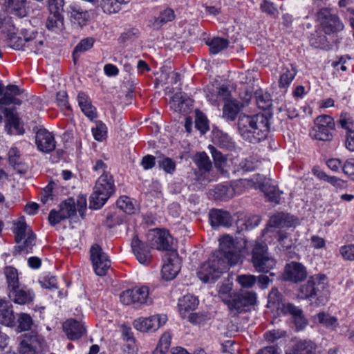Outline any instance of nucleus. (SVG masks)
I'll return each instance as SVG.
<instances>
[{
    "mask_svg": "<svg viewBox=\"0 0 354 354\" xmlns=\"http://www.w3.org/2000/svg\"><path fill=\"white\" fill-rule=\"evenodd\" d=\"M122 333L124 339L129 342L127 345L128 353L134 354L135 353V339L133 336L131 328L125 326L122 328Z\"/></svg>",
    "mask_w": 354,
    "mask_h": 354,
    "instance_id": "09e8293b",
    "label": "nucleus"
},
{
    "mask_svg": "<svg viewBox=\"0 0 354 354\" xmlns=\"http://www.w3.org/2000/svg\"><path fill=\"white\" fill-rule=\"evenodd\" d=\"M317 19L326 34H333L344 28V25L338 17L328 8L321 9L317 13Z\"/></svg>",
    "mask_w": 354,
    "mask_h": 354,
    "instance_id": "9d476101",
    "label": "nucleus"
},
{
    "mask_svg": "<svg viewBox=\"0 0 354 354\" xmlns=\"http://www.w3.org/2000/svg\"><path fill=\"white\" fill-rule=\"evenodd\" d=\"M205 43L209 47V50L212 54L220 53L229 45V41L222 37H214L207 40Z\"/></svg>",
    "mask_w": 354,
    "mask_h": 354,
    "instance_id": "473e14b6",
    "label": "nucleus"
},
{
    "mask_svg": "<svg viewBox=\"0 0 354 354\" xmlns=\"http://www.w3.org/2000/svg\"><path fill=\"white\" fill-rule=\"evenodd\" d=\"M234 195V189L228 186L219 185L214 189V196L218 200H227Z\"/></svg>",
    "mask_w": 354,
    "mask_h": 354,
    "instance_id": "ea45409f",
    "label": "nucleus"
},
{
    "mask_svg": "<svg viewBox=\"0 0 354 354\" xmlns=\"http://www.w3.org/2000/svg\"><path fill=\"white\" fill-rule=\"evenodd\" d=\"M147 241L151 248L161 251H171L174 239L167 230L153 229L147 234Z\"/></svg>",
    "mask_w": 354,
    "mask_h": 354,
    "instance_id": "0eeeda50",
    "label": "nucleus"
},
{
    "mask_svg": "<svg viewBox=\"0 0 354 354\" xmlns=\"http://www.w3.org/2000/svg\"><path fill=\"white\" fill-rule=\"evenodd\" d=\"M99 0H90V3L97 4ZM121 4L118 0H100V6L104 12L111 14L115 13L120 10Z\"/></svg>",
    "mask_w": 354,
    "mask_h": 354,
    "instance_id": "c9c22d12",
    "label": "nucleus"
},
{
    "mask_svg": "<svg viewBox=\"0 0 354 354\" xmlns=\"http://www.w3.org/2000/svg\"><path fill=\"white\" fill-rule=\"evenodd\" d=\"M15 228L13 232L15 233V241L17 243H19L26 236L27 232L28 231V225L25 222L24 217H21L15 223Z\"/></svg>",
    "mask_w": 354,
    "mask_h": 354,
    "instance_id": "4c0bfd02",
    "label": "nucleus"
},
{
    "mask_svg": "<svg viewBox=\"0 0 354 354\" xmlns=\"http://www.w3.org/2000/svg\"><path fill=\"white\" fill-rule=\"evenodd\" d=\"M181 268L180 259L176 253H171L162 268V278L167 281L174 279Z\"/></svg>",
    "mask_w": 354,
    "mask_h": 354,
    "instance_id": "2eb2a0df",
    "label": "nucleus"
},
{
    "mask_svg": "<svg viewBox=\"0 0 354 354\" xmlns=\"http://www.w3.org/2000/svg\"><path fill=\"white\" fill-rule=\"evenodd\" d=\"M251 261L258 272H269L276 265V260L269 254L268 245L263 241H257L254 243Z\"/></svg>",
    "mask_w": 354,
    "mask_h": 354,
    "instance_id": "7ed1b4c3",
    "label": "nucleus"
},
{
    "mask_svg": "<svg viewBox=\"0 0 354 354\" xmlns=\"http://www.w3.org/2000/svg\"><path fill=\"white\" fill-rule=\"evenodd\" d=\"M209 220L211 225L213 227H218L220 225L229 227L232 224V218L230 213L221 209L211 210L209 213Z\"/></svg>",
    "mask_w": 354,
    "mask_h": 354,
    "instance_id": "4be33fe9",
    "label": "nucleus"
},
{
    "mask_svg": "<svg viewBox=\"0 0 354 354\" xmlns=\"http://www.w3.org/2000/svg\"><path fill=\"white\" fill-rule=\"evenodd\" d=\"M198 305V299L191 295H185L178 301V307L181 313H183V312L185 313L189 310H194L196 308Z\"/></svg>",
    "mask_w": 354,
    "mask_h": 354,
    "instance_id": "2f4dec72",
    "label": "nucleus"
},
{
    "mask_svg": "<svg viewBox=\"0 0 354 354\" xmlns=\"http://www.w3.org/2000/svg\"><path fill=\"white\" fill-rule=\"evenodd\" d=\"M15 319L12 306L0 299V323L7 326H11L14 325Z\"/></svg>",
    "mask_w": 354,
    "mask_h": 354,
    "instance_id": "393cba45",
    "label": "nucleus"
},
{
    "mask_svg": "<svg viewBox=\"0 0 354 354\" xmlns=\"http://www.w3.org/2000/svg\"><path fill=\"white\" fill-rule=\"evenodd\" d=\"M9 297L15 303L23 305L32 302L35 298V294L31 290L17 286L10 290Z\"/></svg>",
    "mask_w": 354,
    "mask_h": 354,
    "instance_id": "a211bd4d",
    "label": "nucleus"
},
{
    "mask_svg": "<svg viewBox=\"0 0 354 354\" xmlns=\"http://www.w3.org/2000/svg\"><path fill=\"white\" fill-rule=\"evenodd\" d=\"M131 248L133 252L140 263L147 265L151 261L150 251L147 245L141 242L137 236H135L131 241Z\"/></svg>",
    "mask_w": 354,
    "mask_h": 354,
    "instance_id": "f3484780",
    "label": "nucleus"
},
{
    "mask_svg": "<svg viewBox=\"0 0 354 354\" xmlns=\"http://www.w3.org/2000/svg\"><path fill=\"white\" fill-rule=\"evenodd\" d=\"M64 0H48V9L50 13L62 15Z\"/></svg>",
    "mask_w": 354,
    "mask_h": 354,
    "instance_id": "680f3d73",
    "label": "nucleus"
},
{
    "mask_svg": "<svg viewBox=\"0 0 354 354\" xmlns=\"http://www.w3.org/2000/svg\"><path fill=\"white\" fill-rule=\"evenodd\" d=\"M307 277L306 268L301 263L292 261L288 263L283 274V279L297 283L304 281Z\"/></svg>",
    "mask_w": 354,
    "mask_h": 354,
    "instance_id": "ddd939ff",
    "label": "nucleus"
},
{
    "mask_svg": "<svg viewBox=\"0 0 354 354\" xmlns=\"http://www.w3.org/2000/svg\"><path fill=\"white\" fill-rule=\"evenodd\" d=\"M220 252L214 254L207 261L204 262L199 268L197 275L200 280L204 283L214 282L218 279L226 266L224 260L219 254L227 259L230 266L239 263L241 259L242 250L235 243L232 237L229 235L223 236L220 239Z\"/></svg>",
    "mask_w": 354,
    "mask_h": 354,
    "instance_id": "f257e3e1",
    "label": "nucleus"
},
{
    "mask_svg": "<svg viewBox=\"0 0 354 354\" xmlns=\"http://www.w3.org/2000/svg\"><path fill=\"white\" fill-rule=\"evenodd\" d=\"M167 320L165 315H154L147 318L140 317L133 322L134 328L141 332L155 331Z\"/></svg>",
    "mask_w": 354,
    "mask_h": 354,
    "instance_id": "f8f14e48",
    "label": "nucleus"
},
{
    "mask_svg": "<svg viewBox=\"0 0 354 354\" xmlns=\"http://www.w3.org/2000/svg\"><path fill=\"white\" fill-rule=\"evenodd\" d=\"M8 286L10 290L19 286V278L17 270L13 267H6L4 270Z\"/></svg>",
    "mask_w": 354,
    "mask_h": 354,
    "instance_id": "a19ab883",
    "label": "nucleus"
},
{
    "mask_svg": "<svg viewBox=\"0 0 354 354\" xmlns=\"http://www.w3.org/2000/svg\"><path fill=\"white\" fill-rule=\"evenodd\" d=\"M90 259L96 275L104 277L111 267V261L102 247L95 243L90 248Z\"/></svg>",
    "mask_w": 354,
    "mask_h": 354,
    "instance_id": "6e6552de",
    "label": "nucleus"
},
{
    "mask_svg": "<svg viewBox=\"0 0 354 354\" xmlns=\"http://www.w3.org/2000/svg\"><path fill=\"white\" fill-rule=\"evenodd\" d=\"M19 327L21 330H28L32 324L31 317L26 313H21L18 319Z\"/></svg>",
    "mask_w": 354,
    "mask_h": 354,
    "instance_id": "0e129e2a",
    "label": "nucleus"
},
{
    "mask_svg": "<svg viewBox=\"0 0 354 354\" xmlns=\"http://www.w3.org/2000/svg\"><path fill=\"white\" fill-rule=\"evenodd\" d=\"M86 196L80 195L77 196V202L73 198H68L59 205V212L62 218H69L75 215L77 211L80 215L85 218L86 215Z\"/></svg>",
    "mask_w": 354,
    "mask_h": 354,
    "instance_id": "1a4fd4ad",
    "label": "nucleus"
},
{
    "mask_svg": "<svg viewBox=\"0 0 354 354\" xmlns=\"http://www.w3.org/2000/svg\"><path fill=\"white\" fill-rule=\"evenodd\" d=\"M337 125L346 130V132L354 129L352 118L347 113H342L337 120Z\"/></svg>",
    "mask_w": 354,
    "mask_h": 354,
    "instance_id": "5fc2aeb1",
    "label": "nucleus"
},
{
    "mask_svg": "<svg viewBox=\"0 0 354 354\" xmlns=\"http://www.w3.org/2000/svg\"><path fill=\"white\" fill-rule=\"evenodd\" d=\"M254 115H240L238 119V129L241 135L246 140H251Z\"/></svg>",
    "mask_w": 354,
    "mask_h": 354,
    "instance_id": "aec40b11",
    "label": "nucleus"
},
{
    "mask_svg": "<svg viewBox=\"0 0 354 354\" xmlns=\"http://www.w3.org/2000/svg\"><path fill=\"white\" fill-rule=\"evenodd\" d=\"M21 93L20 88L14 84H10L6 88L3 87V95L0 98V111H1L7 120L6 128H8V132L9 133H13L11 128H14L17 133H21L19 119L17 114L15 113V109L14 108H4L3 106L10 104V102L16 96L19 95Z\"/></svg>",
    "mask_w": 354,
    "mask_h": 354,
    "instance_id": "f03ea898",
    "label": "nucleus"
},
{
    "mask_svg": "<svg viewBox=\"0 0 354 354\" xmlns=\"http://www.w3.org/2000/svg\"><path fill=\"white\" fill-rule=\"evenodd\" d=\"M120 301L123 305H151L153 299L149 297V289L147 286L134 287L127 289L120 294Z\"/></svg>",
    "mask_w": 354,
    "mask_h": 354,
    "instance_id": "20e7f679",
    "label": "nucleus"
},
{
    "mask_svg": "<svg viewBox=\"0 0 354 354\" xmlns=\"http://www.w3.org/2000/svg\"><path fill=\"white\" fill-rule=\"evenodd\" d=\"M236 281L243 288H250L257 283V277L252 274H241L237 276Z\"/></svg>",
    "mask_w": 354,
    "mask_h": 354,
    "instance_id": "8fccbe9b",
    "label": "nucleus"
},
{
    "mask_svg": "<svg viewBox=\"0 0 354 354\" xmlns=\"http://www.w3.org/2000/svg\"><path fill=\"white\" fill-rule=\"evenodd\" d=\"M91 132L94 139L98 142H103L107 138V127L101 120L93 121Z\"/></svg>",
    "mask_w": 354,
    "mask_h": 354,
    "instance_id": "c85d7f7f",
    "label": "nucleus"
},
{
    "mask_svg": "<svg viewBox=\"0 0 354 354\" xmlns=\"http://www.w3.org/2000/svg\"><path fill=\"white\" fill-rule=\"evenodd\" d=\"M195 126L202 133H205L209 129L207 119L201 112H196V113Z\"/></svg>",
    "mask_w": 354,
    "mask_h": 354,
    "instance_id": "864d4df0",
    "label": "nucleus"
},
{
    "mask_svg": "<svg viewBox=\"0 0 354 354\" xmlns=\"http://www.w3.org/2000/svg\"><path fill=\"white\" fill-rule=\"evenodd\" d=\"M117 207L126 212L127 214H131L135 212V207L132 203L131 199L126 196L119 198L116 203Z\"/></svg>",
    "mask_w": 354,
    "mask_h": 354,
    "instance_id": "49530a36",
    "label": "nucleus"
},
{
    "mask_svg": "<svg viewBox=\"0 0 354 354\" xmlns=\"http://www.w3.org/2000/svg\"><path fill=\"white\" fill-rule=\"evenodd\" d=\"M254 125L252 132L250 142H259L264 140L269 131L268 118L263 114L254 115Z\"/></svg>",
    "mask_w": 354,
    "mask_h": 354,
    "instance_id": "4468645a",
    "label": "nucleus"
},
{
    "mask_svg": "<svg viewBox=\"0 0 354 354\" xmlns=\"http://www.w3.org/2000/svg\"><path fill=\"white\" fill-rule=\"evenodd\" d=\"M94 189L104 194H108L109 197L114 192V181L109 174H102L97 180Z\"/></svg>",
    "mask_w": 354,
    "mask_h": 354,
    "instance_id": "5701e85b",
    "label": "nucleus"
},
{
    "mask_svg": "<svg viewBox=\"0 0 354 354\" xmlns=\"http://www.w3.org/2000/svg\"><path fill=\"white\" fill-rule=\"evenodd\" d=\"M277 241L283 250H289L295 244L296 239H293L290 233L279 231Z\"/></svg>",
    "mask_w": 354,
    "mask_h": 354,
    "instance_id": "a18cd8bd",
    "label": "nucleus"
},
{
    "mask_svg": "<svg viewBox=\"0 0 354 354\" xmlns=\"http://www.w3.org/2000/svg\"><path fill=\"white\" fill-rule=\"evenodd\" d=\"M256 103L258 107L263 110L268 109L272 106L270 95L262 89L257 90L254 93Z\"/></svg>",
    "mask_w": 354,
    "mask_h": 354,
    "instance_id": "72a5a7b5",
    "label": "nucleus"
},
{
    "mask_svg": "<svg viewBox=\"0 0 354 354\" xmlns=\"http://www.w3.org/2000/svg\"><path fill=\"white\" fill-rule=\"evenodd\" d=\"M296 75V71L292 66L283 68V71L280 76L279 81V86L286 88L290 85Z\"/></svg>",
    "mask_w": 354,
    "mask_h": 354,
    "instance_id": "37998d69",
    "label": "nucleus"
},
{
    "mask_svg": "<svg viewBox=\"0 0 354 354\" xmlns=\"http://www.w3.org/2000/svg\"><path fill=\"white\" fill-rule=\"evenodd\" d=\"M30 37L25 35V41L17 37L10 39V47L16 50H22L27 53L37 54L41 50L43 46V39L41 36H38L37 31L30 30Z\"/></svg>",
    "mask_w": 354,
    "mask_h": 354,
    "instance_id": "39448f33",
    "label": "nucleus"
},
{
    "mask_svg": "<svg viewBox=\"0 0 354 354\" xmlns=\"http://www.w3.org/2000/svg\"><path fill=\"white\" fill-rule=\"evenodd\" d=\"M343 258L348 261H354V245H347L340 248Z\"/></svg>",
    "mask_w": 354,
    "mask_h": 354,
    "instance_id": "774afa93",
    "label": "nucleus"
},
{
    "mask_svg": "<svg viewBox=\"0 0 354 354\" xmlns=\"http://www.w3.org/2000/svg\"><path fill=\"white\" fill-rule=\"evenodd\" d=\"M296 223L293 216L288 214L278 213L269 220V225L272 227H290Z\"/></svg>",
    "mask_w": 354,
    "mask_h": 354,
    "instance_id": "b1692460",
    "label": "nucleus"
},
{
    "mask_svg": "<svg viewBox=\"0 0 354 354\" xmlns=\"http://www.w3.org/2000/svg\"><path fill=\"white\" fill-rule=\"evenodd\" d=\"M326 277L324 274H316L311 277L300 288L301 297L310 299L317 296V292L324 290L326 286Z\"/></svg>",
    "mask_w": 354,
    "mask_h": 354,
    "instance_id": "9b49d317",
    "label": "nucleus"
},
{
    "mask_svg": "<svg viewBox=\"0 0 354 354\" xmlns=\"http://www.w3.org/2000/svg\"><path fill=\"white\" fill-rule=\"evenodd\" d=\"M282 296L277 288H272L268 295V304L270 306L279 308L281 302Z\"/></svg>",
    "mask_w": 354,
    "mask_h": 354,
    "instance_id": "bf43d9fd",
    "label": "nucleus"
},
{
    "mask_svg": "<svg viewBox=\"0 0 354 354\" xmlns=\"http://www.w3.org/2000/svg\"><path fill=\"white\" fill-rule=\"evenodd\" d=\"M194 160L201 169H204L207 171L210 170L212 167V163L209 157L205 152L196 154Z\"/></svg>",
    "mask_w": 354,
    "mask_h": 354,
    "instance_id": "de8ad7c7",
    "label": "nucleus"
},
{
    "mask_svg": "<svg viewBox=\"0 0 354 354\" xmlns=\"http://www.w3.org/2000/svg\"><path fill=\"white\" fill-rule=\"evenodd\" d=\"M270 179L264 177L259 174H255L250 179H243L241 180L242 183L248 187H259L261 189L262 187H264L263 185H265L267 183H269Z\"/></svg>",
    "mask_w": 354,
    "mask_h": 354,
    "instance_id": "c03bdc74",
    "label": "nucleus"
},
{
    "mask_svg": "<svg viewBox=\"0 0 354 354\" xmlns=\"http://www.w3.org/2000/svg\"><path fill=\"white\" fill-rule=\"evenodd\" d=\"M286 335V333L285 331L280 330H272L266 332L264 334V338L270 342H274L277 339L285 337Z\"/></svg>",
    "mask_w": 354,
    "mask_h": 354,
    "instance_id": "69168bd1",
    "label": "nucleus"
},
{
    "mask_svg": "<svg viewBox=\"0 0 354 354\" xmlns=\"http://www.w3.org/2000/svg\"><path fill=\"white\" fill-rule=\"evenodd\" d=\"M315 318L318 322L326 327H336L337 324V319L335 317L330 316L324 313H319Z\"/></svg>",
    "mask_w": 354,
    "mask_h": 354,
    "instance_id": "3c124183",
    "label": "nucleus"
},
{
    "mask_svg": "<svg viewBox=\"0 0 354 354\" xmlns=\"http://www.w3.org/2000/svg\"><path fill=\"white\" fill-rule=\"evenodd\" d=\"M0 3L17 17H24L27 15L26 0H0Z\"/></svg>",
    "mask_w": 354,
    "mask_h": 354,
    "instance_id": "412c9836",
    "label": "nucleus"
},
{
    "mask_svg": "<svg viewBox=\"0 0 354 354\" xmlns=\"http://www.w3.org/2000/svg\"><path fill=\"white\" fill-rule=\"evenodd\" d=\"M2 27L3 31L7 33L8 44L10 46V39L16 35V27L12 18L3 12L0 13V27Z\"/></svg>",
    "mask_w": 354,
    "mask_h": 354,
    "instance_id": "a878e982",
    "label": "nucleus"
},
{
    "mask_svg": "<svg viewBox=\"0 0 354 354\" xmlns=\"http://www.w3.org/2000/svg\"><path fill=\"white\" fill-rule=\"evenodd\" d=\"M159 165L165 171L169 174L173 173L176 169L174 161L169 158H163L160 162Z\"/></svg>",
    "mask_w": 354,
    "mask_h": 354,
    "instance_id": "338daca9",
    "label": "nucleus"
},
{
    "mask_svg": "<svg viewBox=\"0 0 354 354\" xmlns=\"http://www.w3.org/2000/svg\"><path fill=\"white\" fill-rule=\"evenodd\" d=\"M35 142L38 149L44 153H49L55 149L54 136L45 129H39L37 132Z\"/></svg>",
    "mask_w": 354,
    "mask_h": 354,
    "instance_id": "dca6fc26",
    "label": "nucleus"
},
{
    "mask_svg": "<svg viewBox=\"0 0 354 354\" xmlns=\"http://www.w3.org/2000/svg\"><path fill=\"white\" fill-rule=\"evenodd\" d=\"M333 129L330 128L314 127L310 132V136L316 140L330 141L333 138V135L330 133V130Z\"/></svg>",
    "mask_w": 354,
    "mask_h": 354,
    "instance_id": "58836bf2",
    "label": "nucleus"
},
{
    "mask_svg": "<svg viewBox=\"0 0 354 354\" xmlns=\"http://www.w3.org/2000/svg\"><path fill=\"white\" fill-rule=\"evenodd\" d=\"M315 346L312 342L306 340L298 342L292 351L286 354H314Z\"/></svg>",
    "mask_w": 354,
    "mask_h": 354,
    "instance_id": "e433bc0d",
    "label": "nucleus"
},
{
    "mask_svg": "<svg viewBox=\"0 0 354 354\" xmlns=\"http://www.w3.org/2000/svg\"><path fill=\"white\" fill-rule=\"evenodd\" d=\"M209 149L212 153V156L214 162V165L218 168H221L225 163L226 159L221 152L216 150L214 147L209 146Z\"/></svg>",
    "mask_w": 354,
    "mask_h": 354,
    "instance_id": "e2e57ef3",
    "label": "nucleus"
},
{
    "mask_svg": "<svg viewBox=\"0 0 354 354\" xmlns=\"http://www.w3.org/2000/svg\"><path fill=\"white\" fill-rule=\"evenodd\" d=\"M63 330L67 337L71 340L79 339L86 333L84 328L80 322L68 319L63 324Z\"/></svg>",
    "mask_w": 354,
    "mask_h": 354,
    "instance_id": "6ab92c4d",
    "label": "nucleus"
},
{
    "mask_svg": "<svg viewBox=\"0 0 354 354\" xmlns=\"http://www.w3.org/2000/svg\"><path fill=\"white\" fill-rule=\"evenodd\" d=\"M257 302V294L254 292H244L235 293L232 301L227 306L231 315L236 316L245 312L248 308Z\"/></svg>",
    "mask_w": 354,
    "mask_h": 354,
    "instance_id": "423d86ee",
    "label": "nucleus"
},
{
    "mask_svg": "<svg viewBox=\"0 0 354 354\" xmlns=\"http://www.w3.org/2000/svg\"><path fill=\"white\" fill-rule=\"evenodd\" d=\"M234 295L235 293L232 291V286L231 284H222L220 286L218 290V297L225 305H227V306L232 301Z\"/></svg>",
    "mask_w": 354,
    "mask_h": 354,
    "instance_id": "79ce46f5",
    "label": "nucleus"
},
{
    "mask_svg": "<svg viewBox=\"0 0 354 354\" xmlns=\"http://www.w3.org/2000/svg\"><path fill=\"white\" fill-rule=\"evenodd\" d=\"M78 105L82 112L88 117V97L85 92H80L77 95Z\"/></svg>",
    "mask_w": 354,
    "mask_h": 354,
    "instance_id": "052dcab7",
    "label": "nucleus"
},
{
    "mask_svg": "<svg viewBox=\"0 0 354 354\" xmlns=\"http://www.w3.org/2000/svg\"><path fill=\"white\" fill-rule=\"evenodd\" d=\"M239 110V104L236 101L227 100L223 109V117L227 120H234Z\"/></svg>",
    "mask_w": 354,
    "mask_h": 354,
    "instance_id": "c756f323",
    "label": "nucleus"
},
{
    "mask_svg": "<svg viewBox=\"0 0 354 354\" xmlns=\"http://www.w3.org/2000/svg\"><path fill=\"white\" fill-rule=\"evenodd\" d=\"M315 127L334 129L335 122L330 116L323 115L316 118Z\"/></svg>",
    "mask_w": 354,
    "mask_h": 354,
    "instance_id": "6e6d98bb",
    "label": "nucleus"
},
{
    "mask_svg": "<svg viewBox=\"0 0 354 354\" xmlns=\"http://www.w3.org/2000/svg\"><path fill=\"white\" fill-rule=\"evenodd\" d=\"M46 27L50 31H61L64 28L63 15H51V13H50L46 22Z\"/></svg>",
    "mask_w": 354,
    "mask_h": 354,
    "instance_id": "f704fd0d",
    "label": "nucleus"
},
{
    "mask_svg": "<svg viewBox=\"0 0 354 354\" xmlns=\"http://www.w3.org/2000/svg\"><path fill=\"white\" fill-rule=\"evenodd\" d=\"M108 194L99 192L93 188V192L90 197V209H100L109 198Z\"/></svg>",
    "mask_w": 354,
    "mask_h": 354,
    "instance_id": "7c9ffc66",
    "label": "nucleus"
},
{
    "mask_svg": "<svg viewBox=\"0 0 354 354\" xmlns=\"http://www.w3.org/2000/svg\"><path fill=\"white\" fill-rule=\"evenodd\" d=\"M261 191L263 192L265 196L269 202L279 204L280 203L281 194L282 192H280L276 186L271 184L270 180L269 183L263 185Z\"/></svg>",
    "mask_w": 354,
    "mask_h": 354,
    "instance_id": "cd10ccee",
    "label": "nucleus"
},
{
    "mask_svg": "<svg viewBox=\"0 0 354 354\" xmlns=\"http://www.w3.org/2000/svg\"><path fill=\"white\" fill-rule=\"evenodd\" d=\"M88 49V39L87 38L81 40L73 50V62L75 64L82 53H85Z\"/></svg>",
    "mask_w": 354,
    "mask_h": 354,
    "instance_id": "13d9d810",
    "label": "nucleus"
},
{
    "mask_svg": "<svg viewBox=\"0 0 354 354\" xmlns=\"http://www.w3.org/2000/svg\"><path fill=\"white\" fill-rule=\"evenodd\" d=\"M43 338L41 336H39L35 333H30L29 334H26L24 337V339L21 342H26V344L28 346L33 347L35 348H37L38 345H40L43 342Z\"/></svg>",
    "mask_w": 354,
    "mask_h": 354,
    "instance_id": "4d7b16f0",
    "label": "nucleus"
},
{
    "mask_svg": "<svg viewBox=\"0 0 354 354\" xmlns=\"http://www.w3.org/2000/svg\"><path fill=\"white\" fill-rule=\"evenodd\" d=\"M23 245H19V248L20 251L28 253L35 243L36 236L31 230H28Z\"/></svg>",
    "mask_w": 354,
    "mask_h": 354,
    "instance_id": "603ef678",
    "label": "nucleus"
},
{
    "mask_svg": "<svg viewBox=\"0 0 354 354\" xmlns=\"http://www.w3.org/2000/svg\"><path fill=\"white\" fill-rule=\"evenodd\" d=\"M88 19V12L84 10L79 6L71 8L70 19L73 24H77L80 27L86 26Z\"/></svg>",
    "mask_w": 354,
    "mask_h": 354,
    "instance_id": "bb28decb",
    "label": "nucleus"
}]
</instances>
